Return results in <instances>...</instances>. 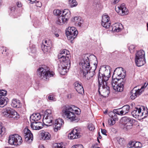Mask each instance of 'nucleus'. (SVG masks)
<instances>
[{
  "label": "nucleus",
  "instance_id": "nucleus-31",
  "mask_svg": "<svg viewBox=\"0 0 148 148\" xmlns=\"http://www.w3.org/2000/svg\"><path fill=\"white\" fill-rule=\"evenodd\" d=\"M41 134L42 138L44 140H49L51 138L50 134L47 132L43 131L41 133Z\"/></svg>",
  "mask_w": 148,
  "mask_h": 148
},
{
  "label": "nucleus",
  "instance_id": "nucleus-27",
  "mask_svg": "<svg viewBox=\"0 0 148 148\" xmlns=\"http://www.w3.org/2000/svg\"><path fill=\"white\" fill-rule=\"evenodd\" d=\"M123 28L122 24L119 23H116L112 25V30L113 32H118L120 31Z\"/></svg>",
  "mask_w": 148,
  "mask_h": 148
},
{
  "label": "nucleus",
  "instance_id": "nucleus-8",
  "mask_svg": "<svg viewBox=\"0 0 148 148\" xmlns=\"http://www.w3.org/2000/svg\"><path fill=\"white\" fill-rule=\"evenodd\" d=\"M23 142L21 137L17 134L10 136L8 143L10 144L14 145H20Z\"/></svg>",
  "mask_w": 148,
  "mask_h": 148
},
{
  "label": "nucleus",
  "instance_id": "nucleus-35",
  "mask_svg": "<svg viewBox=\"0 0 148 148\" xmlns=\"http://www.w3.org/2000/svg\"><path fill=\"white\" fill-rule=\"evenodd\" d=\"M59 54H61V56H70L69 52L66 49H64L62 51H60Z\"/></svg>",
  "mask_w": 148,
  "mask_h": 148
},
{
  "label": "nucleus",
  "instance_id": "nucleus-16",
  "mask_svg": "<svg viewBox=\"0 0 148 148\" xmlns=\"http://www.w3.org/2000/svg\"><path fill=\"white\" fill-rule=\"evenodd\" d=\"M115 10L119 14L122 16L127 15L128 13V9L124 3L117 5L116 7Z\"/></svg>",
  "mask_w": 148,
  "mask_h": 148
},
{
  "label": "nucleus",
  "instance_id": "nucleus-39",
  "mask_svg": "<svg viewBox=\"0 0 148 148\" xmlns=\"http://www.w3.org/2000/svg\"><path fill=\"white\" fill-rule=\"evenodd\" d=\"M53 13L55 15L60 16L62 14V12L58 9L55 10L53 11Z\"/></svg>",
  "mask_w": 148,
  "mask_h": 148
},
{
  "label": "nucleus",
  "instance_id": "nucleus-22",
  "mask_svg": "<svg viewBox=\"0 0 148 148\" xmlns=\"http://www.w3.org/2000/svg\"><path fill=\"white\" fill-rule=\"evenodd\" d=\"M80 129L77 127H75L73 129V131L69 134V137L71 139L79 138V136H80Z\"/></svg>",
  "mask_w": 148,
  "mask_h": 148
},
{
  "label": "nucleus",
  "instance_id": "nucleus-3",
  "mask_svg": "<svg viewBox=\"0 0 148 148\" xmlns=\"http://www.w3.org/2000/svg\"><path fill=\"white\" fill-rule=\"evenodd\" d=\"M70 56H61V54L58 55V58L60 61L62 63V65L59 66L58 70L61 75H64L66 73V70L67 67H69L70 66L71 62L69 58Z\"/></svg>",
  "mask_w": 148,
  "mask_h": 148
},
{
  "label": "nucleus",
  "instance_id": "nucleus-26",
  "mask_svg": "<svg viewBox=\"0 0 148 148\" xmlns=\"http://www.w3.org/2000/svg\"><path fill=\"white\" fill-rule=\"evenodd\" d=\"M61 16L64 18L65 21H68L71 16V13L68 9H65L62 12Z\"/></svg>",
  "mask_w": 148,
  "mask_h": 148
},
{
  "label": "nucleus",
  "instance_id": "nucleus-40",
  "mask_svg": "<svg viewBox=\"0 0 148 148\" xmlns=\"http://www.w3.org/2000/svg\"><path fill=\"white\" fill-rule=\"evenodd\" d=\"M71 6L73 7L77 5V3L75 0H69Z\"/></svg>",
  "mask_w": 148,
  "mask_h": 148
},
{
  "label": "nucleus",
  "instance_id": "nucleus-38",
  "mask_svg": "<svg viewBox=\"0 0 148 148\" xmlns=\"http://www.w3.org/2000/svg\"><path fill=\"white\" fill-rule=\"evenodd\" d=\"M62 145V143H55L53 144V148H64V147H63Z\"/></svg>",
  "mask_w": 148,
  "mask_h": 148
},
{
  "label": "nucleus",
  "instance_id": "nucleus-44",
  "mask_svg": "<svg viewBox=\"0 0 148 148\" xmlns=\"http://www.w3.org/2000/svg\"><path fill=\"white\" fill-rule=\"evenodd\" d=\"M80 19H81L80 17L76 16L73 18V20H72V21L76 23L78 21H79V20Z\"/></svg>",
  "mask_w": 148,
  "mask_h": 148
},
{
  "label": "nucleus",
  "instance_id": "nucleus-19",
  "mask_svg": "<svg viewBox=\"0 0 148 148\" xmlns=\"http://www.w3.org/2000/svg\"><path fill=\"white\" fill-rule=\"evenodd\" d=\"M64 123V121L63 119H56L55 122L53 123L54 131L55 132H57L58 130H60Z\"/></svg>",
  "mask_w": 148,
  "mask_h": 148
},
{
  "label": "nucleus",
  "instance_id": "nucleus-6",
  "mask_svg": "<svg viewBox=\"0 0 148 148\" xmlns=\"http://www.w3.org/2000/svg\"><path fill=\"white\" fill-rule=\"evenodd\" d=\"M145 53L143 50L138 51L136 53L135 62L137 66H140L145 63Z\"/></svg>",
  "mask_w": 148,
  "mask_h": 148
},
{
  "label": "nucleus",
  "instance_id": "nucleus-30",
  "mask_svg": "<svg viewBox=\"0 0 148 148\" xmlns=\"http://www.w3.org/2000/svg\"><path fill=\"white\" fill-rule=\"evenodd\" d=\"M63 16H58L56 19V23L60 25H62L66 23L67 21H65V19Z\"/></svg>",
  "mask_w": 148,
  "mask_h": 148
},
{
  "label": "nucleus",
  "instance_id": "nucleus-15",
  "mask_svg": "<svg viewBox=\"0 0 148 148\" xmlns=\"http://www.w3.org/2000/svg\"><path fill=\"white\" fill-rule=\"evenodd\" d=\"M7 92L4 90H0V107H3L6 105L8 101V99L5 97Z\"/></svg>",
  "mask_w": 148,
  "mask_h": 148
},
{
  "label": "nucleus",
  "instance_id": "nucleus-56",
  "mask_svg": "<svg viewBox=\"0 0 148 148\" xmlns=\"http://www.w3.org/2000/svg\"><path fill=\"white\" fill-rule=\"evenodd\" d=\"M91 148H100V147H97L96 145H93Z\"/></svg>",
  "mask_w": 148,
  "mask_h": 148
},
{
  "label": "nucleus",
  "instance_id": "nucleus-24",
  "mask_svg": "<svg viewBox=\"0 0 148 148\" xmlns=\"http://www.w3.org/2000/svg\"><path fill=\"white\" fill-rule=\"evenodd\" d=\"M74 85L75 88L79 93L82 94L84 93V89L81 83L78 82H76L75 83Z\"/></svg>",
  "mask_w": 148,
  "mask_h": 148
},
{
  "label": "nucleus",
  "instance_id": "nucleus-43",
  "mask_svg": "<svg viewBox=\"0 0 148 148\" xmlns=\"http://www.w3.org/2000/svg\"><path fill=\"white\" fill-rule=\"evenodd\" d=\"M5 132V129L4 127H1L0 128V136H2V135L4 134Z\"/></svg>",
  "mask_w": 148,
  "mask_h": 148
},
{
  "label": "nucleus",
  "instance_id": "nucleus-62",
  "mask_svg": "<svg viewBox=\"0 0 148 148\" xmlns=\"http://www.w3.org/2000/svg\"><path fill=\"white\" fill-rule=\"evenodd\" d=\"M99 138L100 139H101L102 138V137L101 136H100L99 134Z\"/></svg>",
  "mask_w": 148,
  "mask_h": 148
},
{
  "label": "nucleus",
  "instance_id": "nucleus-11",
  "mask_svg": "<svg viewBox=\"0 0 148 148\" xmlns=\"http://www.w3.org/2000/svg\"><path fill=\"white\" fill-rule=\"evenodd\" d=\"M104 69L103 70L105 71L103 73L101 72V69L99 70L98 80V82H100V83L103 82H107L109 78L110 77V71L108 69H106V68Z\"/></svg>",
  "mask_w": 148,
  "mask_h": 148
},
{
  "label": "nucleus",
  "instance_id": "nucleus-28",
  "mask_svg": "<svg viewBox=\"0 0 148 148\" xmlns=\"http://www.w3.org/2000/svg\"><path fill=\"white\" fill-rule=\"evenodd\" d=\"M11 105L14 108H19L21 106L20 101L16 99H12Z\"/></svg>",
  "mask_w": 148,
  "mask_h": 148
},
{
  "label": "nucleus",
  "instance_id": "nucleus-21",
  "mask_svg": "<svg viewBox=\"0 0 148 148\" xmlns=\"http://www.w3.org/2000/svg\"><path fill=\"white\" fill-rule=\"evenodd\" d=\"M110 18L107 15H103L102 16L101 25L106 28L109 27L110 23L109 22Z\"/></svg>",
  "mask_w": 148,
  "mask_h": 148
},
{
  "label": "nucleus",
  "instance_id": "nucleus-59",
  "mask_svg": "<svg viewBox=\"0 0 148 148\" xmlns=\"http://www.w3.org/2000/svg\"><path fill=\"white\" fill-rule=\"evenodd\" d=\"M108 112V110H106L104 112H103V113L105 114H106Z\"/></svg>",
  "mask_w": 148,
  "mask_h": 148
},
{
  "label": "nucleus",
  "instance_id": "nucleus-32",
  "mask_svg": "<svg viewBox=\"0 0 148 148\" xmlns=\"http://www.w3.org/2000/svg\"><path fill=\"white\" fill-rule=\"evenodd\" d=\"M49 45L46 46L45 45H42L41 46L42 49L44 53L49 52L52 46V44L51 43Z\"/></svg>",
  "mask_w": 148,
  "mask_h": 148
},
{
  "label": "nucleus",
  "instance_id": "nucleus-55",
  "mask_svg": "<svg viewBox=\"0 0 148 148\" xmlns=\"http://www.w3.org/2000/svg\"><path fill=\"white\" fill-rule=\"evenodd\" d=\"M114 3L115 4L118 3L120 0H113Z\"/></svg>",
  "mask_w": 148,
  "mask_h": 148
},
{
  "label": "nucleus",
  "instance_id": "nucleus-63",
  "mask_svg": "<svg viewBox=\"0 0 148 148\" xmlns=\"http://www.w3.org/2000/svg\"><path fill=\"white\" fill-rule=\"evenodd\" d=\"M147 30L148 31V23H147Z\"/></svg>",
  "mask_w": 148,
  "mask_h": 148
},
{
  "label": "nucleus",
  "instance_id": "nucleus-47",
  "mask_svg": "<svg viewBox=\"0 0 148 148\" xmlns=\"http://www.w3.org/2000/svg\"><path fill=\"white\" fill-rule=\"evenodd\" d=\"M148 84V83H145L144 85L142 86L141 88L139 89L140 90V91H142V92L143 91L144 89L147 86Z\"/></svg>",
  "mask_w": 148,
  "mask_h": 148
},
{
  "label": "nucleus",
  "instance_id": "nucleus-36",
  "mask_svg": "<svg viewBox=\"0 0 148 148\" xmlns=\"http://www.w3.org/2000/svg\"><path fill=\"white\" fill-rule=\"evenodd\" d=\"M142 112H141L140 114V116H143V114H145V115L143 118H145L147 117L148 115V110L147 108H144V109H143Z\"/></svg>",
  "mask_w": 148,
  "mask_h": 148
},
{
  "label": "nucleus",
  "instance_id": "nucleus-18",
  "mask_svg": "<svg viewBox=\"0 0 148 148\" xmlns=\"http://www.w3.org/2000/svg\"><path fill=\"white\" fill-rule=\"evenodd\" d=\"M144 107L143 106H138L136 107L134 110L132 112V116L136 119H138L140 116V113L142 109H144Z\"/></svg>",
  "mask_w": 148,
  "mask_h": 148
},
{
  "label": "nucleus",
  "instance_id": "nucleus-4",
  "mask_svg": "<svg viewBox=\"0 0 148 148\" xmlns=\"http://www.w3.org/2000/svg\"><path fill=\"white\" fill-rule=\"evenodd\" d=\"M38 75L42 79L46 80L49 77H52L54 73L52 71H50L49 69L47 66L40 67L37 71Z\"/></svg>",
  "mask_w": 148,
  "mask_h": 148
},
{
  "label": "nucleus",
  "instance_id": "nucleus-13",
  "mask_svg": "<svg viewBox=\"0 0 148 148\" xmlns=\"http://www.w3.org/2000/svg\"><path fill=\"white\" fill-rule=\"evenodd\" d=\"M66 35L69 40H73L78 34V31L74 27H69L66 30Z\"/></svg>",
  "mask_w": 148,
  "mask_h": 148
},
{
  "label": "nucleus",
  "instance_id": "nucleus-37",
  "mask_svg": "<svg viewBox=\"0 0 148 148\" xmlns=\"http://www.w3.org/2000/svg\"><path fill=\"white\" fill-rule=\"evenodd\" d=\"M121 108L127 114L129 111L130 106L128 105H126L123 106Z\"/></svg>",
  "mask_w": 148,
  "mask_h": 148
},
{
  "label": "nucleus",
  "instance_id": "nucleus-20",
  "mask_svg": "<svg viewBox=\"0 0 148 148\" xmlns=\"http://www.w3.org/2000/svg\"><path fill=\"white\" fill-rule=\"evenodd\" d=\"M109 116L110 117L108 120V124L111 126L115 123V121L118 120L117 116L115 113L112 111L109 112L108 113Z\"/></svg>",
  "mask_w": 148,
  "mask_h": 148
},
{
  "label": "nucleus",
  "instance_id": "nucleus-9",
  "mask_svg": "<svg viewBox=\"0 0 148 148\" xmlns=\"http://www.w3.org/2000/svg\"><path fill=\"white\" fill-rule=\"evenodd\" d=\"M134 120L132 118L127 116L122 117L121 121L123 125V129L128 130L132 128Z\"/></svg>",
  "mask_w": 148,
  "mask_h": 148
},
{
  "label": "nucleus",
  "instance_id": "nucleus-54",
  "mask_svg": "<svg viewBox=\"0 0 148 148\" xmlns=\"http://www.w3.org/2000/svg\"><path fill=\"white\" fill-rule=\"evenodd\" d=\"M17 5L18 7H20L22 6L21 4L19 2H18L17 3Z\"/></svg>",
  "mask_w": 148,
  "mask_h": 148
},
{
  "label": "nucleus",
  "instance_id": "nucleus-48",
  "mask_svg": "<svg viewBox=\"0 0 148 148\" xmlns=\"http://www.w3.org/2000/svg\"><path fill=\"white\" fill-rule=\"evenodd\" d=\"M135 142L134 141H130L128 144L129 146L128 147H134Z\"/></svg>",
  "mask_w": 148,
  "mask_h": 148
},
{
  "label": "nucleus",
  "instance_id": "nucleus-34",
  "mask_svg": "<svg viewBox=\"0 0 148 148\" xmlns=\"http://www.w3.org/2000/svg\"><path fill=\"white\" fill-rule=\"evenodd\" d=\"M94 66L92 68V67H90V71H89V73H90V78L92 77L95 73V70H96L97 68V64L96 63H95L94 64Z\"/></svg>",
  "mask_w": 148,
  "mask_h": 148
},
{
  "label": "nucleus",
  "instance_id": "nucleus-5",
  "mask_svg": "<svg viewBox=\"0 0 148 148\" xmlns=\"http://www.w3.org/2000/svg\"><path fill=\"white\" fill-rule=\"evenodd\" d=\"M99 82V92L100 95L104 97L108 96L110 93L109 87L108 85L107 82Z\"/></svg>",
  "mask_w": 148,
  "mask_h": 148
},
{
  "label": "nucleus",
  "instance_id": "nucleus-14",
  "mask_svg": "<svg viewBox=\"0 0 148 148\" xmlns=\"http://www.w3.org/2000/svg\"><path fill=\"white\" fill-rule=\"evenodd\" d=\"M81 67H80V73L83 76L88 79H90V73L89 71H90V67L89 64H86L85 63L81 64Z\"/></svg>",
  "mask_w": 148,
  "mask_h": 148
},
{
  "label": "nucleus",
  "instance_id": "nucleus-57",
  "mask_svg": "<svg viewBox=\"0 0 148 148\" xmlns=\"http://www.w3.org/2000/svg\"><path fill=\"white\" fill-rule=\"evenodd\" d=\"M39 148H45L44 147V146L42 145H41L40 146H39Z\"/></svg>",
  "mask_w": 148,
  "mask_h": 148
},
{
  "label": "nucleus",
  "instance_id": "nucleus-52",
  "mask_svg": "<svg viewBox=\"0 0 148 148\" xmlns=\"http://www.w3.org/2000/svg\"><path fill=\"white\" fill-rule=\"evenodd\" d=\"M101 132L104 135H107L106 134V131L105 130L101 129Z\"/></svg>",
  "mask_w": 148,
  "mask_h": 148
},
{
  "label": "nucleus",
  "instance_id": "nucleus-51",
  "mask_svg": "<svg viewBox=\"0 0 148 148\" xmlns=\"http://www.w3.org/2000/svg\"><path fill=\"white\" fill-rule=\"evenodd\" d=\"M45 44H43V45H45L46 46H49L50 43L51 44V42L50 41H49L48 42H47V40L45 41Z\"/></svg>",
  "mask_w": 148,
  "mask_h": 148
},
{
  "label": "nucleus",
  "instance_id": "nucleus-1",
  "mask_svg": "<svg viewBox=\"0 0 148 148\" xmlns=\"http://www.w3.org/2000/svg\"><path fill=\"white\" fill-rule=\"evenodd\" d=\"M125 75V71L122 67L117 68L114 70L112 77V85L116 91L121 92L123 90L124 82L123 81Z\"/></svg>",
  "mask_w": 148,
  "mask_h": 148
},
{
  "label": "nucleus",
  "instance_id": "nucleus-49",
  "mask_svg": "<svg viewBox=\"0 0 148 148\" xmlns=\"http://www.w3.org/2000/svg\"><path fill=\"white\" fill-rule=\"evenodd\" d=\"M71 148H83V147L82 145L80 144L73 146Z\"/></svg>",
  "mask_w": 148,
  "mask_h": 148
},
{
  "label": "nucleus",
  "instance_id": "nucleus-64",
  "mask_svg": "<svg viewBox=\"0 0 148 148\" xmlns=\"http://www.w3.org/2000/svg\"><path fill=\"white\" fill-rule=\"evenodd\" d=\"M98 142H99V140L98 139Z\"/></svg>",
  "mask_w": 148,
  "mask_h": 148
},
{
  "label": "nucleus",
  "instance_id": "nucleus-29",
  "mask_svg": "<svg viewBox=\"0 0 148 148\" xmlns=\"http://www.w3.org/2000/svg\"><path fill=\"white\" fill-rule=\"evenodd\" d=\"M41 116L39 113H33L30 117V121H36L39 120L41 118Z\"/></svg>",
  "mask_w": 148,
  "mask_h": 148
},
{
  "label": "nucleus",
  "instance_id": "nucleus-41",
  "mask_svg": "<svg viewBox=\"0 0 148 148\" xmlns=\"http://www.w3.org/2000/svg\"><path fill=\"white\" fill-rule=\"evenodd\" d=\"M135 46L134 45H131L129 47V49L131 53H133L135 51Z\"/></svg>",
  "mask_w": 148,
  "mask_h": 148
},
{
  "label": "nucleus",
  "instance_id": "nucleus-58",
  "mask_svg": "<svg viewBox=\"0 0 148 148\" xmlns=\"http://www.w3.org/2000/svg\"><path fill=\"white\" fill-rule=\"evenodd\" d=\"M3 4V1L2 0H0V6L2 5Z\"/></svg>",
  "mask_w": 148,
  "mask_h": 148
},
{
  "label": "nucleus",
  "instance_id": "nucleus-50",
  "mask_svg": "<svg viewBox=\"0 0 148 148\" xmlns=\"http://www.w3.org/2000/svg\"><path fill=\"white\" fill-rule=\"evenodd\" d=\"M83 23V20L80 19L76 23L78 25L79 27L82 26V24Z\"/></svg>",
  "mask_w": 148,
  "mask_h": 148
},
{
  "label": "nucleus",
  "instance_id": "nucleus-46",
  "mask_svg": "<svg viewBox=\"0 0 148 148\" xmlns=\"http://www.w3.org/2000/svg\"><path fill=\"white\" fill-rule=\"evenodd\" d=\"M88 128L90 131H92L95 129V127L92 124H90L88 125Z\"/></svg>",
  "mask_w": 148,
  "mask_h": 148
},
{
  "label": "nucleus",
  "instance_id": "nucleus-10",
  "mask_svg": "<svg viewBox=\"0 0 148 148\" xmlns=\"http://www.w3.org/2000/svg\"><path fill=\"white\" fill-rule=\"evenodd\" d=\"M85 63L86 64H89L90 66V64H92L94 65V63H97L96 57L93 54L89 55L88 54H84L83 58V60L82 61L81 64Z\"/></svg>",
  "mask_w": 148,
  "mask_h": 148
},
{
  "label": "nucleus",
  "instance_id": "nucleus-25",
  "mask_svg": "<svg viewBox=\"0 0 148 148\" xmlns=\"http://www.w3.org/2000/svg\"><path fill=\"white\" fill-rule=\"evenodd\" d=\"M42 123L40 122L33 121L32 122L31 125V128L34 130H39L42 127Z\"/></svg>",
  "mask_w": 148,
  "mask_h": 148
},
{
  "label": "nucleus",
  "instance_id": "nucleus-2",
  "mask_svg": "<svg viewBox=\"0 0 148 148\" xmlns=\"http://www.w3.org/2000/svg\"><path fill=\"white\" fill-rule=\"evenodd\" d=\"M75 113L77 114H79L80 110L79 109L74 110L71 106L67 105L64 106L62 108V116L71 121L76 120V116Z\"/></svg>",
  "mask_w": 148,
  "mask_h": 148
},
{
  "label": "nucleus",
  "instance_id": "nucleus-42",
  "mask_svg": "<svg viewBox=\"0 0 148 148\" xmlns=\"http://www.w3.org/2000/svg\"><path fill=\"white\" fill-rule=\"evenodd\" d=\"M142 147V144L139 142H135L134 147L136 148H140Z\"/></svg>",
  "mask_w": 148,
  "mask_h": 148
},
{
  "label": "nucleus",
  "instance_id": "nucleus-12",
  "mask_svg": "<svg viewBox=\"0 0 148 148\" xmlns=\"http://www.w3.org/2000/svg\"><path fill=\"white\" fill-rule=\"evenodd\" d=\"M2 114L5 117L15 118H17V113L11 108L7 107L2 111Z\"/></svg>",
  "mask_w": 148,
  "mask_h": 148
},
{
  "label": "nucleus",
  "instance_id": "nucleus-23",
  "mask_svg": "<svg viewBox=\"0 0 148 148\" xmlns=\"http://www.w3.org/2000/svg\"><path fill=\"white\" fill-rule=\"evenodd\" d=\"M142 91H140L139 89H136V87H134L131 91L130 98L132 99H134L137 96H138L142 93Z\"/></svg>",
  "mask_w": 148,
  "mask_h": 148
},
{
  "label": "nucleus",
  "instance_id": "nucleus-60",
  "mask_svg": "<svg viewBox=\"0 0 148 148\" xmlns=\"http://www.w3.org/2000/svg\"><path fill=\"white\" fill-rule=\"evenodd\" d=\"M55 35V36L57 37H58L59 36V35L58 34H56Z\"/></svg>",
  "mask_w": 148,
  "mask_h": 148
},
{
  "label": "nucleus",
  "instance_id": "nucleus-17",
  "mask_svg": "<svg viewBox=\"0 0 148 148\" xmlns=\"http://www.w3.org/2000/svg\"><path fill=\"white\" fill-rule=\"evenodd\" d=\"M24 136L25 140L27 143H29L33 140V135L30 131L27 128H25L23 130Z\"/></svg>",
  "mask_w": 148,
  "mask_h": 148
},
{
  "label": "nucleus",
  "instance_id": "nucleus-53",
  "mask_svg": "<svg viewBox=\"0 0 148 148\" xmlns=\"http://www.w3.org/2000/svg\"><path fill=\"white\" fill-rule=\"evenodd\" d=\"M48 99L51 100H53L54 98L52 96H49L48 97Z\"/></svg>",
  "mask_w": 148,
  "mask_h": 148
},
{
  "label": "nucleus",
  "instance_id": "nucleus-33",
  "mask_svg": "<svg viewBox=\"0 0 148 148\" xmlns=\"http://www.w3.org/2000/svg\"><path fill=\"white\" fill-rule=\"evenodd\" d=\"M113 112H114L115 114L120 115H123L126 114L121 108L119 109H114Z\"/></svg>",
  "mask_w": 148,
  "mask_h": 148
},
{
  "label": "nucleus",
  "instance_id": "nucleus-45",
  "mask_svg": "<svg viewBox=\"0 0 148 148\" xmlns=\"http://www.w3.org/2000/svg\"><path fill=\"white\" fill-rule=\"evenodd\" d=\"M118 142L120 145H122L125 143V141L123 138H121L119 140Z\"/></svg>",
  "mask_w": 148,
  "mask_h": 148
},
{
  "label": "nucleus",
  "instance_id": "nucleus-7",
  "mask_svg": "<svg viewBox=\"0 0 148 148\" xmlns=\"http://www.w3.org/2000/svg\"><path fill=\"white\" fill-rule=\"evenodd\" d=\"M53 119L52 111L50 110H47L44 112L43 122L45 125L49 126L53 123Z\"/></svg>",
  "mask_w": 148,
  "mask_h": 148
},
{
  "label": "nucleus",
  "instance_id": "nucleus-61",
  "mask_svg": "<svg viewBox=\"0 0 148 148\" xmlns=\"http://www.w3.org/2000/svg\"><path fill=\"white\" fill-rule=\"evenodd\" d=\"M144 115H145V114H143V116H140L139 118L140 119V118L143 119V117L144 116Z\"/></svg>",
  "mask_w": 148,
  "mask_h": 148
}]
</instances>
